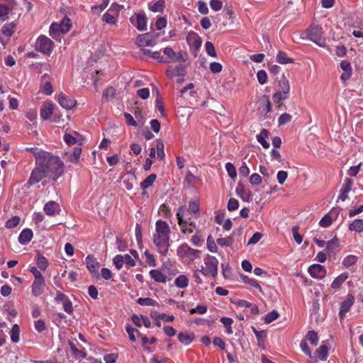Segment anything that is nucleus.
Masks as SVG:
<instances>
[{
    "mask_svg": "<svg viewBox=\"0 0 363 363\" xmlns=\"http://www.w3.org/2000/svg\"><path fill=\"white\" fill-rule=\"evenodd\" d=\"M35 157L36 166L28 180L30 185L38 183L45 177L56 180L62 175L65 166L59 157L48 152H37Z\"/></svg>",
    "mask_w": 363,
    "mask_h": 363,
    "instance_id": "f257e3e1",
    "label": "nucleus"
},
{
    "mask_svg": "<svg viewBox=\"0 0 363 363\" xmlns=\"http://www.w3.org/2000/svg\"><path fill=\"white\" fill-rule=\"evenodd\" d=\"M170 228L168 224L163 220H157L155 224V233L153 235V242L157 248L158 252L165 256L169 247Z\"/></svg>",
    "mask_w": 363,
    "mask_h": 363,
    "instance_id": "f03ea898",
    "label": "nucleus"
},
{
    "mask_svg": "<svg viewBox=\"0 0 363 363\" xmlns=\"http://www.w3.org/2000/svg\"><path fill=\"white\" fill-rule=\"evenodd\" d=\"M204 265L199 271L204 276L212 277L217 276L218 260L215 257L207 255L204 259Z\"/></svg>",
    "mask_w": 363,
    "mask_h": 363,
    "instance_id": "7ed1b4c3",
    "label": "nucleus"
},
{
    "mask_svg": "<svg viewBox=\"0 0 363 363\" xmlns=\"http://www.w3.org/2000/svg\"><path fill=\"white\" fill-rule=\"evenodd\" d=\"M177 217L178 219V224L181 228L183 233H192L196 228L195 223L191 220V218L184 219V208L181 206L177 211Z\"/></svg>",
    "mask_w": 363,
    "mask_h": 363,
    "instance_id": "20e7f679",
    "label": "nucleus"
},
{
    "mask_svg": "<svg viewBox=\"0 0 363 363\" xmlns=\"http://www.w3.org/2000/svg\"><path fill=\"white\" fill-rule=\"evenodd\" d=\"M322 30V27L320 26L313 24L307 30V36L316 45L323 48L325 46V38L323 37Z\"/></svg>",
    "mask_w": 363,
    "mask_h": 363,
    "instance_id": "39448f33",
    "label": "nucleus"
},
{
    "mask_svg": "<svg viewBox=\"0 0 363 363\" xmlns=\"http://www.w3.org/2000/svg\"><path fill=\"white\" fill-rule=\"evenodd\" d=\"M200 252V250L191 248L187 244H182L177 249V255L186 263H190L199 257Z\"/></svg>",
    "mask_w": 363,
    "mask_h": 363,
    "instance_id": "423d86ee",
    "label": "nucleus"
},
{
    "mask_svg": "<svg viewBox=\"0 0 363 363\" xmlns=\"http://www.w3.org/2000/svg\"><path fill=\"white\" fill-rule=\"evenodd\" d=\"M53 45V42L45 35H40L37 40V46L39 51L45 54L51 52Z\"/></svg>",
    "mask_w": 363,
    "mask_h": 363,
    "instance_id": "0eeeda50",
    "label": "nucleus"
},
{
    "mask_svg": "<svg viewBox=\"0 0 363 363\" xmlns=\"http://www.w3.org/2000/svg\"><path fill=\"white\" fill-rule=\"evenodd\" d=\"M136 44L141 48L152 46L155 44V38L150 33L138 35L136 39Z\"/></svg>",
    "mask_w": 363,
    "mask_h": 363,
    "instance_id": "6e6552de",
    "label": "nucleus"
},
{
    "mask_svg": "<svg viewBox=\"0 0 363 363\" xmlns=\"http://www.w3.org/2000/svg\"><path fill=\"white\" fill-rule=\"evenodd\" d=\"M130 21L139 30H145L146 29L147 21L144 13H136L130 17Z\"/></svg>",
    "mask_w": 363,
    "mask_h": 363,
    "instance_id": "1a4fd4ad",
    "label": "nucleus"
},
{
    "mask_svg": "<svg viewBox=\"0 0 363 363\" xmlns=\"http://www.w3.org/2000/svg\"><path fill=\"white\" fill-rule=\"evenodd\" d=\"M310 275L316 279H323L326 275V269L324 266L320 264H313L308 268Z\"/></svg>",
    "mask_w": 363,
    "mask_h": 363,
    "instance_id": "9d476101",
    "label": "nucleus"
},
{
    "mask_svg": "<svg viewBox=\"0 0 363 363\" xmlns=\"http://www.w3.org/2000/svg\"><path fill=\"white\" fill-rule=\"evenodd\" d=\"M57 101L60 106L65 109H71L74 107L77 104L74 99L68 97L62 93L58 95Z\"/></svg>",
    "mask_w": 363,
    "mask_h": 363,
    "instance_id": "9b49d317",
    "label": "nucleus"
},
{
    "mask_svg": "<svg viewBox=\"0 0 363 363\" xmlns=\"http://www.w3.org/2000/svg\"><path fill=\"white\" fill-rule=\"evenodd\" d=\"M167 76L173 78L177 76H184L186 74V67L183 65H179L174 67H169L166 71Z\"/></svg>",
    "mask_w": 363,
    "mask_h": 363,
    "instance_id": "f8f14e48",
    "label": "nucleus"
},
{
    "mask_svg": "<svg viewBox=\"0 0 363 363\" xmlns=\"http://www.w3.org/2000/svg\"><path fill=\"white\" fill-rule=\"evenodd\" d=\"M354 301V298L352 295H349L346 300H345L342 303L340 306V310L339 313V316L341 320H342L347 312H348L351 308V306L353 305Z\"/></svg>",
    "mask_w": 363,
    "mask_h": 363,
    "instance_id": "ddd939ff",
    "label": "nucleus"
},
{
    "mask_svg": "<svg viewBox=\"0 0 363 363\" xmlns=\"http://www.w3.org/2000/svg\"><path fill=\"white\" fill-rule=\"evenodd\" d=\"M45 286L44 278L35 279L32 284V294L35 296H40L43 292Z\"/></svg>",
    "mask_w": 363,
    "mask_h": 363,
    "instance_id": "4468645a",
    "label": "nucleus"
},
{
    "mask_svg": "<svg viewBox=\"0 0 363 363\" xmlns=\"http://www.w3.org/2000/svg\"><path fill=\"white\" fill-rule=\"evenodd\" d=\"M86 267L93 275H99L98 268L99 266L96 259L93 255H88L86 258Z\"/></svg>",
    "mask_w": 363,
    "mask_h": 363,
    "instance_id": "2eb2a0df",
    "label": "nucleus"
},
{
    "mask_svg": "<svg viewBox=\"0 0 363 363\" xmlns=\"http://www.w3.org/2000/svg\"><path fill=\"white\" fill-rule=\"evenodd\" d=\"M53 113V105L50 102L45 103L40 108V116L48 120Z\"/></svg>",
    "mask_w": 363,
    "mask_h": 363,
    "instance_id": "dca6fc26",
    "label": "nucleus"
},
{
    "mask_svg": "<svg viewBox=\"0 0 363 363\" xmlns=\"http://www.w3.org/2000/svg\"><path fill=\"white\" fill-rule=\"evenodd\" d=\"M352 186V181L350 179H346L343 187L340 190V194L338 199L344 201L347 198V194L351 191Z\"/></svg>",
    "mask_w": 363,
    "mask_h": 363,
    "instance_id": "f3484780",
    "label": "nucleus"
},
{
    "mask_svg": "<svg viewBox=\"0 0 363 363\" xmlns=\"http://www.w3.org/2000/svg\"><path fill=\"white\" fill-rule=\"evenodd\" d=\"M33 236V231L26 228L22 230L18 237V242L22 245H26L28 243Z\"/></svg>",
    "mask_w": 363,
    "mask_h": 363,
    "instance_id": "a211bd4d",
    "label": "nucleus"
},
{
    "mask_svg": "<svg viewBox=\"0 0 363 363\" xmlns=\"http://www.w3.org/2000/svg\"><path fill=\"white\" fill-rule=\"evenodd\" d=\"M81 135L76 131L72 133H66L64 135V140L68 145H72L77 143L80 140Z\"/></svg>",
    "mask_w": 363,
    "mask_h": 363,
    "instance_id": "6ab92c4d",
    "label": "nucleus"
},
{
    "mask_svg": "<svg viewBox=\"0 0 363 363\" xmlns=\"http://www.w3.org/2000/svg\"><path fill=\"white\" fill-rule=\"evenodd\" d=\"M150 276L156 282L162 284L167 282V276L159 269H152L150 272Z\"/></svg>",
    "mask_w": 363,
    "mask_h": 363,
    "instance_id": "aec40b11",
    "label": "nucleus"
},
{
    "mask_svg": "<svg viewBox=\"0 0 363 363\" xmlns=\"http://www.w3.org/2000/svg\"><path fill=\"white\" fill-rule=\"evenodd\" d=\"M235 191L237 194L239 195L244 201H248L251 197L250 191L247 190L245 185L242 183H239L238 184Z\"/></svg>",
    "mask_w": 363,
    "mask_h": 363,
    "instance_id": "412c9836",
    "label": "nucleus"
},
{
    "mask_svg": "<svg viewBox=\"0 0 363 363\" xmlns=\"http://www.w3.org/2000/svg\"><path fill=\"white\" fill-rule=\"evenodd\" d=\"M13 0H9V4L7 6L4 4H0V18L6 20L8 18V12L13 7Z\"/></svg>",
    "mask_w": 363,
    "mask_h": 363,
    "instance_id": "4be33fe9",
    "label": "nucleus"
},
{
    "mask_svg": "<svg viewBox=\"0 0 363 363\" xmlns=\"http://www.w3.org/2000/svg\"><path fill=\"white\" fill-rule=\"evenodd\" d=\"M290 91V85L288 79L282 75L279 81V91L286 95H288Z\"/></svg>",
    "mask_w": 363,
    "mask_h": 363,
    "instance_id": "5701e85b",
    "label": "nucleus"
},
{
    "mask_svg": "<svg viewBox=\"0 0 363 363\" xmlns=\"http://www.w3.org/2000/svg\"><path fill=\"white\" fill-rule=\"evenodd\" d=\"M58 204L55 201H49L44 206V211L48 216H55L58 209Z\"/></svg>",
    "mask_w": 363,
    "mask_h": 363,
    "instance_id": "b1692460",
    "label": "nucleus"
},
{
    "mask_svg": "<svg viewBox=\"0 0 363 363\" xmlns=\"http://www.w3.org/2000/svg\"><path fill=\"white\" fill-rule=\"evenodd\" d=\"M162 269L163 270L167 272L170 276H175L177 274L179 273L177 267L170 261H167L164 262L162 265Z\"/></svg>",
    "mask_w": 363,
    "mask_h": 363,
    "instance_id": "393cba45",
    "label": "nucleus"
},
{
    "mask_svg": "<svg viewBox=\"0 0 363 363\" xmlns=\"http://www.w3.org/2000/svg\"><path fill=\"white\" fill-rule=\"evenodd\" d=\"M82 152V148L79 146H77L74 148L73 152L71 154H67V160L72 163H77Z\"/></svg>",
    "mask_w": 363,
    "mask_h": 363,
    "instance_id": "a878e982",
    "label": "nucleus"
},
{
    "mask_svg": "<svg viewBox=\"0 0 363 363\" xmlns=\"http://www.w3.org/2000/svg\"><path fill=\"white\" fill-rule=\"evenodd\" d=\"M269 134L268 130L266 129H262L259 134L257 135V141L263 146L264 148H268L269 147V143L265 140L267 138Z\"/></svg>",
    "mask_w": 363,
    "mask_h": 363,
    "instance_id": "bb28decb",
    "label": "nucleus"
},
{
    "mask_svg": "<svg viewBox=\"0 0 363 363\" xmlns=\"http://www.w3.org/2000/svg\"><path fill=\"white\" fill-rule=\"evenodd\" d=\"M351 231L361 233L363 231V219H356L349 225Z\"/></svg>",
    "mask_w": 363,
    "mask_h": 363,
    "instance_id": "cd10ccee",
    "label": "nucleus"
},
{
    "mask_svg": "<svg viewBox=\"0 0 363 363\" xmlns=\"http://www.w3.org/2000/svg\"><path fill=\"white\" fill-rule=\"evenodd\" d=\"M174 284L179 289H185L189 285V279L185 275H179L175 279Z\"/></svg>",
    "mask_w": 363,
    "mask_h": 363,
    "instance_id": "c85d7f7f",
    "label": "nucleus"
},
{
    "mask_svg": "<svg viewBox=\"0 0 363 363\" xmlns=\"http://www.w3.org/2000/svg\"><path fill=\"white\" fill-rule=\"evenodd\" d=\"M179 340L185 345H189L194 339V335L189 333H180L178 335Z\"/></svg>",
    "mask_w": 363,
    "mask_h": 363,
    "instance_id": "c756f323",
    "label": "nucleus"
},
{
    "mask_svg": "<svg viewBox=\"0 0 363 363\" xmlns=\"http://www.w3.org/2000/svg\"><path fill=\"white\" fill-rule=\"evenodd\" d=\"M348 277V274L347 273H343L339 275L335 280L333 281L331 284V287L334 289H337L340 287V286L346 281Z\"/></svg>",
    "mask_w": 363,
    "mask_h": 363,
    "instance_id": "7c9ffc66",
    "label": "nucleus"
},
{
    "mask_svg": "<svg viewBox=\"0 0 363 363\" xmlns=\"http://www.w3.org/2000/svg\"><path fill=\"white\" fill-rule=\"evenodd\" d=\"M318 357L321 360H325L328 354V347L325 345H322L315 351Z\"/></svg>",
    "mask_w": 363,
    "mask_h": 363,
    "instance_id": "2f4dec72",
    "label": "nucleus"
},
{
    "mask_svg": "<svg viewBox=\"0 0 363 363\" xmlns=\"http://www.w3.org/2000/svg\"><path fill=\"white\" fill-rule=\"evenodd\" d=\"M157 176L155 174H150L143 182L140 184L141 189L143 190L151 186L156 180Z\"/></svg>",
    "mask_w": 363,
    "mask_h": 363,
    "instance_id": "473e14b6",
    "label": "nucleus"
},
{
    "mask_svg": "<svg viewBox=\"0 0 363 363\" xmlns=\"http://www.w3.org/2000/svg\"><path fill=\"white\" fill-rule=\"evenodd\" d=\"M37 264L41 270H45L48 266V262L47 259L40 253L37 255Z\"/></svg>",
    "mask_w": 363,
    "mask_h": 363,
    "instance_id": "72a5a7b5",
    "label": "nucleus"
},
{
    "mask_svg": "<svg viewBox=\"0 0 363 363\" xmlns=\"http://www.w3.org/2000/svg\"><path fill=\"white\" fill-rule=\"evenodd\" d=\"M277 60L279 63L284 65L294 62V60L292 58L288 57L285 52L281 51L279 52L277 56Z\"/></svg>",
    "mask_w": 363,
    "mask_h": 363,
    "instance_id": "f704fd0d",
    "label": "nucleus"
},
{
    "mask_svg": "<svg viewBox=\"0 0 363 363\" xmlns=\"http://www.w3.org/2000/svg\"><path fill=\"white\" fill-rule=\"evenodd\" d=\"M16 25L13 23L5 24L2 28V33L7 37L11 36L15 31Z\"/></svg>",
    "mask_w": 363,
    "mask_h": 363,
    "instance_id": "c9c22d12",
    "label": "nucleus"
},
{
    "mask_svg": "<svg viewBox=\"0 0 363 363\" xmlns=\"http://www.w3.org/2000/svg\"><path fill=\"white\" fill-rule=\"evenodd\" d=\"M20 329L17 324L13 325L11 331V340L13 342H18L20 340L19 337Z\"/></svg>",
    "mask_w": 363,
    "mask_h": 363,
    "instance_id": "e433bc0d",
    "label": "nucleus"
},
{
    "mask_svg": "<svg viewBox=\"0 0 363 363\" xmlns=\"http://www.w3.org/2000/svg\"><path fill=\"white\" fill-rule=\"evenodd\" d=\"M241 279L245 284H250V286L259 289V291H262L260 285L255 279H250L245 275H242Z\"/></svg>",
    "mask_w": 363,
    "mask_h": 363,
    "instance_id": "4c0bfd02",
    "label": "nucleus"
},
{
    "mask_svg": "<svg viewBox=\"0 0 363 363\" xmlns=\"http://www.w3.org/2000/svg\"><path fill=\"white\" fill-rule=\"evenodd\" d=\"M306 339L310 341L313 345H317L318 343V336L314 330H310L306 335Z\"/></svg>",
    "mask_w": 363,
    "mask_h": 363,
    "instance_id": "58836bf2",
    "label": "nucleus"
},
{
    "mask_svg": "<svg viewBox=\"0 0 363 363\" xmlns=\"http://www.w3.org/2000/svg\"><path fill=\"white\" fill-rule=\"evenodd\" d=\"M216 242L220 246L230 247L233 242V239L232 237L220 238L217 239Z\"/></svg>",
    "mask_w": 363,
    "mask_h": 363,
    "instance_id": "ea45409f",
    "label": "nucleus"
},
{
    "mask_svg": "<svg viewBox=\"0 0 363 363\" xmlns=\"http://www.w3.org/2000/svg\"><path fill=\"white\" fill-rule=\"evenodd\" d=\"M357 257L355 255H348L343 260V265L350 267L357 262Z\"/></svg>",
    "mask_w": 363,
    "mask_h": 363,
    "instance_id": "a19ab883",
    "label": "nucleus"
},
{
    "mask_svg": "<svg viewBox=\"0 0 363 363\" xmlns=\"http://www.w3.org/2000/svg\"><path fill=\"white\" fill-rule=\"evenodd\" d=\"M69 347H70V349L75 357H77V358L85 357L86 353L81 350H79L77 348L76 345L73 342H69Z\"/></svg>",
    "mask_w": 363,
    "mask_h": 363,
    "instance_id": "79ce46f5",
    "label": "nucleus"
},
{
    "mask_svg": "<svg viewBox=\"0 0 363 363\" xmlns=\"http://www.w3.org/2000/svg\"><path fill=\"white\" fill-rule=\"evenodd\" d=\"M157 157L160 160H162L164 157V144L162 140L158 139L157 140Z\"/></svg>",
    "mask_w": 363,
    "mask_h": 363,
    "instance_id": "37998d69",
    "label": "nucleus"
},
{
    "mask_svg": "<svg viewBox=\"0 0 363 363\" xmlns=\"http://www.w3.org/2000/svg\"><path fill=\"white\" fill-rule=\"evenodd\" d=\"M279 315V314L277 311H273L267 313L264 318L265 323L268 324V323H272V321L277 319Z\"/></svg>",
    "mask_w": 363,
    "mask_h": 363,
    "instance_id": "c03bdc74",
    "label": "nucleus"
},
{
    "mask_svg": "<svg viewBox=\"0 0 363 363\" xmlns=\"http://www.w3.org/2000/svg\"><path fill=\"white\" fill-rule=\"evenodd\" d=\"M137 303L141 306H155L157 302L150 298H139Z\"/></svg>",
    "mask_w": 363,
    "mask_h": 363,
    "instance_id": "a18cd8bd",
    "label": "nucleus"
},
{
    "mask_svg": "<svg viewBox=\"0 0 363 363\" xmlns=\"http://www.w3.org/2000/svg\"><path fill=\"white\" fill-rule=\"evenodd\" d=\"M339 245L338 239L335 237L330 241L327 242L326 248L328 251L333 252L334 250Z\"/></svg>",
    "mask_w": 363,
    "mask_h": 363,
    "instance_id": "49530a36",
    "label": "nucleus"
},
{
    "mask_svg": "<svg viewBox=\"0 0 363 363\" xmlns=\"http://www.w3.org/2000/svg\"><path fill=\"white\" fill-rule=\"evenodd\" d=\"M195 179L196 177L190 171H187L184 181V186L188 188L190 187L193 184Z\"/></svg>",
    "mask_w": 363,
    "mask_h": 363,
    "instance_id": "de8ad7c7",
    "label": "nucleus"
},
{
    "mask_svg": "<svg viewBox=\"0 0 363 363\" xmlns=\"http://www.w3.org/2000/svg\"><path fill=\"white\" fill-rule=\"evenodd\" d=\"M332 216L328 213L320 220L319 224L321 227L327 228L332 224Z\"/></svg>",
    "mask_w": 363,
    "mask_h": 363,
    "instance_id": "09e8293b",
    "label": "nucleus"
},
{
    "mask_svg": "<svg viewBox=\"0 0 363 363\" xmlns=\"http://www.w3.org/2000/svg\"><path fill=\"white\" fill-rule=\"evenodd\" d=\"M189 212L194 214H198L199 213V205L198 201L194 200L189 202Z\"/></svg>",
    "mask_w": 363,
    "mask_h": 363,
    "instance_id": "8fccbe9b",
    "label": "nucleus"
},
{
    "mask_svg": "<svg viewBox=\"0 0 363 363\" xmlns=\"http://www.w3.org/2000/svg\"><path fill=\"white\" fill-rule=\"evenodd\" d=\"M206 51L207 54L211 57H216V52L213 44L211 42H206L205 45Z\"/></svg>",
    "mask_w": 363,
    "mask_h": 363,
    "instance_id": "3c124183",
    "label": "nucleus"
},
{
    "mask_svg": "<svg viewBox=\"0 0 363 363\" xmlns=\"http://www.w3.org/2000/svg\"><path fill=\"white\" fill-rule=\"evenodd\" d=\"M60 25L61 26V33H62L68 32L72 26L69 18H65Z\"/></svg>",
    "mask_w": 363,
    "mask_h": 363,
    "instance_id": "603ef678",
    "label": "nucleus"
},
{
    "mask_svg": "<svg viewBox=\"0 0 363 363\" xmlns=\"http://www.w3.org/2000/svg\"><path fill=\"white\" fill-rule=\"evenodd\" d=\"M20 222V218L18 216H13L9 219L6 223V227L7 228H13L17 226Z\"/></svg>",
    "mask_w": 363,
    "mask_h": 363,
    "instance_id": "864d4df0",
    "label": "nucleus"
},
{
    "mask_svg": "<svg viewBox=\"0 0 363 363\" xmlns=\"http://www.w3.org/2000/svg\"><path fill=\"white\" fill-rule=\"evenodd\" d=\"M116 16L111 13H108V12H106L104 16H103V21H104L105 22H106L107 23H110V24H115L116 23Z\"/></svg>",
    "mask_w": 363,
    "mask_h": 363,
    "instance_id": "5fc2aeb1",
    "label": "nucleus"
},
{
    "mask_svg": "<svg viewBox=\"0 0 363 363\" xmlns=\"http://www.w3.org/2000/svg\"><path fill=\"white\" fill-rule=\"evenodd\" d=\"M257 77L260 84H264L267 81V74L264 70H259L257 73Z\"/></svg>",
    "mask_w": 363,
    "mask_h": 363,
    "instance_id": "6e6d98bb",
    "label": "nucleus"
},
{
    "mask_svg": "<svg viewBox=\"0 0 363 363\" xmlns=\"http://www.w3.org/2000/svg\"><path fill=\"white\" fill-rule=\"evenodd\" d=\"M126 332L128 333V336H129V339L133 341V342H135L136 340V337L135 336V334L134 333L135 332L138 335H140V332L137 329H135L133 328H132L131 326L130 325H128L126 327Z\"/></svg>",
    "mask_w": 363,
    "mask_h": 363,
    "instance_id": "4d7b16f0",
    "label": "nucleus"
},
{
    "mask_svg": "<svg viewBox=\"0 0 363 363\" xmlns=\"http://www.w3.org/2000/svg\"><path fill=\"white\" fill-rule=\"evenodd\" d=\"M292 233H293V236H294V238L295 240V241L298 243V244H301L303 241V238L302 236L298 233V227L296 226V225H294L292 227Z\"/></svg>",
    "mask_w": 363,
    "mask_h": 363,
    "instance_id": "13d9d810",
    "label": "nucleus"
},
{
    "mask_svg": "<svg viewBox=\"0 0 363 363\" xmlns=\"http://www.w3.org/2000/svg\"><path fill=\"white\" fill-rule=\"evenodd\" d=\"M113 264H114L115 267H116V269H121L124 263L123 256L121 255H118L113 258Z\"/></svg>",
    "mask_w": 363,
    "mask_h": 363,
    "instance_id": "bf43d9fd",
    "label": "nucleus"
},
{
    "mask_svg": "<svg viewBox=\"0 0 363 363\" xmlns=\"http://www.w3.org/2000/svg\"><path fill=\"white\" fill-rule=\"evenodd\" d=\"M61 33V26L60 24L53 23L50 27V35L55 38V35Z\"/></svg>",
    "mask_w": 363,
    "mask_h": 363,
    "instance_id": "052dcab7",
    "label": "nucleus"
},
{
    "mask_svg": "<svg viewBox=\"0 0 363 363\" xmlns=\"http://www.w3.org/2000/svg\"><path fill=\"white\" fill-rule=\"evenodd\" d=\"M261 176L257 173L252 174L250 177V182L252 185H259L262 183Z\"/></svg>",
    "mask_w": 363,
    "mask_h": 363,
    "instance_id": "680f3d73",
    "label": "nucleus"
},
{
    "mask_svg": "<svg viewBox=\"0 0 363 363\" xmlns=\"http://www.w3.org/2000/svg\"><path fill=\"white\" fill-rule=\"evenodd\" d=\"M227 207L230 211L237 210L239 207V202L237 199L231 198L228 201Z\"/></svg>",
    "mask_w": 363,
    "mask_h": 363,
    "instance_id": "e2e57ef3",
    "label": "nucleus"
},
{
    "mask_svg": "<svg viewBox=\"0 0 363 363\" xmlns=\"http://www.w3.org/2000/svg\"><path fill=\"white\" fill-rule=\"evenodd\" d=\"M291 116L289 113H285L281 114L278 119L279 125H282L289 123L291 120Z\"/></svg>",
    "mask_w": 363,
    "mask_h": 363,
    "instance_id": "0e129e2a",
    "label": "nucleus"
},
{
    "mask_svg": "<svg viewBox=\"0 0 363 363\" xmlns=\"http://www.w3.org/2000/svg\"><path fill=\"white\" fill-rule=\"evenodd\" d=\"M226 171L231 178H235L237 176V172L234 165L230 162L225 164Z\"/></svg>",
    "mask_w": 363,
    "mask_h": 363,
    "instance_id": "69168bd1",
    "label": "nucleus"
},
{
    "mask_svg": "<svg viewBox=\"0 0 363 363\" xmlns=\"http://www.w3.org/2000/svg\"><path fill=\"white\" fill-rule=\"evenodd\" d=\"M287 98H288V95H286L280 91L276 92L272 96V99H273L274 102L276 104H278L280 101L285 100Z\"/></svg>",
    "mask_w": 363,
    "mask_h": 363,
    "instance_id": "338daca9",
    "label": "nucleus"
},
{
    "mask_svg": "<svg viewBox=\"0 0 363 363\" xmlns=\"http://www.w3.org/2000/svg\"><path fill=\"white\" fill-rule=\"evenodd\" d=\"M118 358V354L115 353H111L106 354L104 357L106 363H115Z\"/></svg>",
    "mask_w": 363,
    "mask_h": 363,
    "instance_id": "774afa93",
    "label": "nucleus"
}]
</instances>
